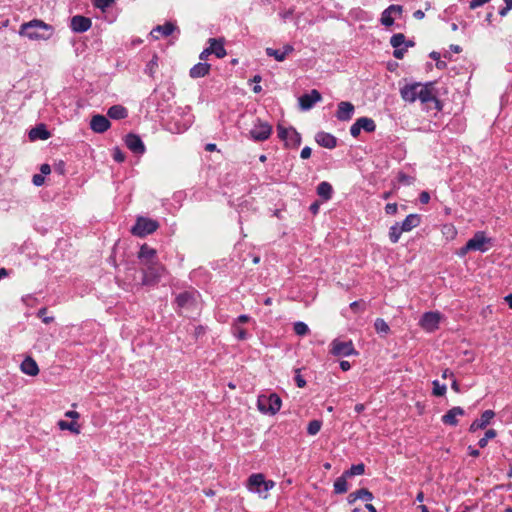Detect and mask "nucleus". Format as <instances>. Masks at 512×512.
<instances>
[{
    "label": "nucleus",
    "instance_id": "nucleus-1",
    "mask_svg": "<svg viewBox=\"0 0 512 512\" xmlns=\"http://www.w3.org/2000/svg\"><path fill=\"white\" fill-rule=\"evenodd\" d=\"M401 97L407 102H415L420 100L423 104L434 103L436 109L442 108L440 101L437 98V90L434 82L422 83H411L406 84L400 90Z\"/></svg>",
    "mask_w": 512,
    "mask_h": 512
},
{
    "label": "nucleus",
    "instance_id": "nucleus-2",
    "mask_svg": "<svg viewBox=\"0 0 512 512\" xmlns=\"http://www.w3.org/2000/svg\"><path fill=\"white\" fill-rule=\"evenodd\" d=\"M54 29L51 25L42 20L33 19L22 23L19 28V35L27 37L29 40H48L53 35Z\"/></svg>",
    "mask_w": 512,
    "mask_h": 512
},
{
    "label": "nucleus",
    "instance_id": "nucleus-3",
    "mask_svg": "<svg viewBox=\"0 0 512 512\" xmlns=\"http://www.w3.org/2000/svg\"><path fill=\"white\" fill-rule=\"evenodd\" d=\"M272 480H266L263 474H252L247 480V488L253 493L259 494L262 498H267V493L274 487Z\"/></svg>",
    "mask_w": 512,
    "mask_h": 512
},
{
    "label": "nucleus",
    "instance_id": "nucleus-4",
    "mask_svg": "<svg viewBox=\"0 0 512 512\" xmlns=\"http://www.w3.org/2000/svg\"><path fill=\"white\" fill-rule=\"evenodd\" d=\"M282 400L276 393L260 395L257 399V407L263 414L275 415L281 408Z\"/></svg>",
    "mask_w": 512,
    "mask_h": 512
},
{
    "label": "nucleus",
    "instance_id": "nucleus-5",
    "mask_svg": "<svg viewBox=\"0 0 512 512\" xmlns=\"http://www.w3.org/2000/svg\"><path fill=\"white\" fill-rule=\"evenodd\" d=\"M164 273L165 267L158 261L145 265V268L142 270L141 284L144 286L155 285L159 282Z\"/></svg>",
    "mask_w": 512,
    "mask_h": 512
},
{
    "label": "nucleus",
    "instance_id": "nucleus-6",
    "mask_svg": "<svg viewBox=\"0 0 512 512\" xmlns=\"http://www.w3.org/2000/svg\"><path fill=\"white\" fill-rule=\"evenodd\" d=\"M159 227V223L156 220L138 217L135 225L132 227L131 232L135 236L145 237L155 232Z\"/></svg>",
    "mask_w": 512,
    "mask_h": 512
},
{
    "label": "nucleus",
    "instance_id": "nucleus-7",
    "mask_svg": "<svg viewBox=\"0 0 512 512\" xmlns=\"http://www.w3.org/2000/svg\"><path fill=\"white\" fill-rule=\"evenodd\" d=\"M493 246V239L488 237L484 231H477L471 239L467 241V248L472 251L487 252Z\"/></svg>",
    "mask_w": 512,
    "mask_h": 512
},
{
    "label": "nucleus",
    "instance_id": "nucleus-8",
    "mask_svg": "<svg viewBox=\"0 0 512 512\" xmlns=\"http://www.w3.org/2000/svg\"><path fill=\"white\" fill-rule=\"evenodd\" d=\"M199 293L196 290H186L176 295V311L191 310L195 307Z\"/></svg>",
    "mask_w": 512,
    "mask_h": 512
},
{
    "label": "nucleus",
    "instance_id": "nucleus-9",
    "mask_svg": "<svg viewBox=\"0 0 512 512\" xmlns=\"http://www.w3.org/2000/svg\"><path fill=\"white\" fill-rule=\"evenodd\" d=\"M272 133V126L260 118H257L249 131L250 138L255 142L267 140Z\"/></svg>",
    "mask_w": 512,
    "mask_h": 512
},
{
    "label": "nucleus",
    "instance_id": "nucleus-10",
    "mask_svg": "<svg viewBox=\"0 0 512 512\" xmlns=\"http://www.w3.org/2000/svg\"><path fill=\"white\" fill-rule=\"evenodd\" d=\"M330 347V353L334 356L358 355V352L355 350L351 340L340 341L338 339H334L331 342Z\"/></svg>",
    "mask_w": 512,
    "mask_h": 512
},
{
    "label": "nucleus",
    "instance_id": "nucleus-11",
    "mask_svg": "<svg viewBox=\"0 0 512 512\" xmlns=\"http://www.w3.org/2000/svg\"><path fill=\"white\" fill-rule=\"evenodd\" d=\"M321 100V93L316 89L311 90L309 93L303 94L298 99L299 106L303 111L310 110L317 102H320Z\"/></svg>",
    "mask_w": 512,
    "mask_h": 512
},
{
    "label": "nucleus",
    "instance_id": "nucleus-12",
    "mask_svg": "<svg viewBox=\"0 0 512 512\" xmlns=\"http://www.w3.org/2000/svg\"><path fill=\"white\" fill-rule=\"evenodd\" d=\"M125 145L130 151H132L135 154L142 155L146 151L142 139L134 133H129L128 135H126Z\"/></svg>",
    "mask_w": 512,
    "mask_h": 512
},
{
    "label": "nucleus",
    "instance_id": "nucleus-13",
    "mask_svg": "<svg viewBox=\"0 0 512 512\" xmlns=\"http://www.w3.org/2000/svg\"><path fill=\"white\" fill-rule=\"evenodd\" d=\"M92 21L90 18L76 15L71 18L70 27L73 32L83 33L88 31L91 28Z\"/></svg>",
    "mask_w": 512,
    "mask_h": 512
},
{
    "label": "nucleus",
    "instance_id": "nucleus-14",
    "mask_svg": "<svg viewBox=\"0 0 512 512\" xmlns=\"http://www.w3.org/2000/svg\"><path fill=\"white\" fill-rule=\"evenodd\" d=\"M354 111L355 107L351 102L341 101L338 103L335 116L339 121H349L352 119Z\"/></svg>",
    "mask_w": 512,
    "mask_h": 512
},
{
    "label": "nucleus",
    "instance_id": "nucleus-15",
    "mask_svg": "<svg viewBox=\"0 0 512 512\" xmlns=\"http://www.w3.org/2000/svg\"><path fill=\"white\" fill-rule=\"evenodd\" d=\"M439 321H440L439 313L426 312L422 316V318L420 320V324L425 330L431 332V331H434L438 327Z\"/></svg>",
    "mask_w": 512,
    "mask_h": 512
},
{
    "label": "nucleus",
    "instance_id": "nucleus-16",
    "mask_svg": "<svg viewBox=\"0 0 512 512\" xmlns=\"http://www.w3.org/2000/svg\"><path fill=\"white\" fill-rule=\"evenodd\" d=\"M110 125L108 118L100 114L94 115L90 121V128L96 133H104Z\"/></svg>",
    "mask_w": 512,
    "mask_h": 512
},
{
    "label": "nucleus",
    "instance_id": "nucleus-17",
    "mask_svg": "<svg viewBox=\"0 0 512 512\" xmlns=\"http://www.w3.org/2000/svg\"><path fill=\"white\" fill-rule=\"evenodd\" d=\"M495 416L494 411L485 410L479 419H476L470 425L469 431L475 432L478 429H484Z\"/></svg>",
    "mask_w": 512,
    "mask_h": 512
},
{
    "label": "nucleus",
    "instance_id": "nucleus-18",
    "mask_svg": "<svg viewBox=\"0 0 512 512\" xmlns=\"http://www.w3.org/2000/svg\"><path fill=\"white\" fill-rule=\"evenodd\" d=\"M315 141L322 147L333 149L337 146V138L327 132H318L315 136Z\"/></svg>",
    "mask_w": 512,
    "mask_h": 512
},
{
    "label": "nucleus",
    "instance_id": "nucleus-19",
    "mask_svg": "<svg viewBox=\"0 0 512 512\" xmlns=\"http://www.w3.org/2000/svg\"><path fill=\"white\" fill-rule=\"evenodd\" d=\"M138 258L140 259L144 266L151 264L153 262H157L156 250L149 247L147 244H144L141 246L139 250Z\"/></svg>",
    "mask_w": 512,
    "mask_h": 512
},
{
    "label": "nucleus",
    "instance_id": "nucleus-20",
    "mask_svg": "<svg viewBox=\"0 0 512 512\" xmlns=\"http://www.w3.org/2000/svg\"><path fill=\"white\" fill-rule=\"evenodd\" d=\"M211 65L206 62L195 64L189 71V76L193 79L202 78L209 74Z\"/></svg>",
    "mask_w": 512,
    "mask_h": 512
},
{
    "label": "nucleus",
    "instance_id": "nucleus-21",
    "mask_svg": "<svg viewBox=\"0 0 512 512\" xmlns=\"http://www.w3.org/2000/svg\"><path fill=\"white\" fill-rule=\"evenodd\" d=\"M208 43L211 54H214L217 58H224L226 56V50L222 39L209 38Z\"/></svg>",
    "mask_w": 512,
    "mask_h": 512
},
{
    "label": "nucleus",
    "instance_id": "nucleus-22",
    "mask_svg": "<svg viewBox=\"0 0 512 512\" xmlns=\"http://www.w3.org/2000/svg\"><path fill=\"white\" fill-rule=\"evenodd\" d=\"M177 29V27L172 23V22H166L165 24L163 25H158L156 26L152 31H151V35L155 38V39H158L159 36L157 34H161L162 36H170L175 30Z\"/></svg>",
    "mask_w": 512,
    "mask_h": 512
},
{
    "label": "nucleus",
    "instance_id": "nucleus-23",
    "mask_svg": "<svg viewBox=\"0 0 512 512\" xmlns=\"http://www.w3.org/2000/svg\"><path fill=\"white\" fill-rule=\"evenodd\" d=\"M51 133L47 130L44 124L37 125L29 131L30 140H47Z\"/></svg>",
    "mask_w": 512,
    "mask_h": 512
},
{
    "label": "nucleus",
    "instance_id": "nucleus-24",
    "mask_svg": "<svg viewBox=\"0 0 512 512\" xmlns=\"http://www.w3.org/2000/svg\"><path fill=\"white\" fill-rule=\"evenodd\" d=\"M421 223V217L418 214H409L401 223V229L404 232H409L413 228L419 226Z\"/></svg>",
    "mask_w": 512,
    "mask_h": 512
},
{
    "label": "nucleus",
    "instance_id": "nucleus-25",
    "mask_svg": "<svg viewBox=\"0 0 512 512\" xmlns=\"http://www.w3.org/2000/svg\"><path fill=\"white\" fill-rule=\"evenodd\" d=\"M21 371L29 376H36L39 373L37 363L30 357H27L21 363Z\"/></svg>",
    "mask_w": 512,
    "mask_h": 512
},
{
    "label": "nucleus",
    "instance_id": "nucleus-26",
    "mask_svg": "<svg viewBox=\"0 0 512 512\" xmlns=\"http://www.w3.org/2000/svg\"><path fill=\"white\" fill-rule=\"evenodd\" d=\"M107 115L111 119L121 120L128 116V111L122 105H113L108 109Z\"/></svg>",
    "mask_w": 512,
    "mask_h": 512
},
{
    "label": "nucleus",
    "instance_id": "nucleus-27",
    "mask_svg": "<svg viewBox=\"0 0 512 512\" xmlns=\"http://www.w3.org/2000/svg\"><path fill=\"white\" fill-rule=\"evenodd\" d=\"M317 194L324 201H328L332 198L333 187L329 182L323 181L317 186Z\"/></svg>",
    "mask_w": 512,
    "mask_h": 512
},
{
    "label": "nucleus",
    "instance_id": "nucleus-28",
    "mask_svg": "<svg viewBox=\"0 0 512 512\" xmlns=\"http://www.w3.org/2000/svg\"><path fill=\"white\" fill-rule=\"evenodd\" d=\"M361 130H364L367 133L374 132L376 129V123L372 118L369 117H360L356 120Z\"/></svg>",
    "mask_w": 512,
    "mask_h": 512
},
{
    "label": "nucleus",
    "instance_id": "nucleus-29",
    "mask_svg": "<svg viewBox=\"0 0 512 512\" xmlns=\"http://www.w3.org/2000/svg\"><path fill=\"white\" fill-rule=\"evenodd\" d=\"M285 144L293 148H296L301 144V135L296 131L295 128L290 127V134L288 135Z\"/></svg>",
    "mask_w": 512,
    "mask_h": 512
},
{
    "label": "nucleus",
    "instance_id": "nucleus-30",
    "mask_svg": "<svg viewBox=\"0 0 512 512\" xmlns=\"http://www.w3.org/2000/svg\"><path fill=\"white\" fill-rule=\"evenodd\" d=\"M346 478L347 477L343 474L334 481V492L336 494H343L347 492L348 484Z\"/></svg>",
    "mask_w": 512,
    "mask_h": 512
},
{
    "label": "nucleus",
    "instance_id": "nucleus-31",
    "mask_svg": "<svg viewBox=\"0 0 512 512\" xmlns=\"http://www.w3.org/2000/svg\"><path fill=\"white\" fill-rule=\"evenodd\" d=\"M404 230L401 229L400 223H395L389 229V239L392 243H397Z\"/></svg>",
    "mask_w": 512,
    "mask_h": 512
},
{
    "label": "nucleus",
    "instance_id": "nucleus-32",
    "mask_svg": "<svg viewBox=\"0 0 512 512\" xmlns=\"http://www.w3.org/2000/svg\"><path fill=\"white\" fill-rule=\"evenodd\" d=\"M58 426H59V428L61 430H69V431H71L74 434H79L80 433V427L74 421L68 422V421H65V420H60L58 422Z\"/></svg>",
    "mask_w": 512,
    "mask_h": 512
},
{
    "label": "nucleus",
    "instance_id": "nucleus-33",
    "mask_svg": "<svg viewBox=\"0 0 512 512\" xmlns=\"http://www.w3.org/2000/svg\"><path fill=\"white\" fill-rule=\"evenodd\" d=\"M232 334L238 339V340H246L250 336L249 333L242 328L238 324H232L231 327Z\"/></svg>",
    "mask_w": 512,
    "mask_h": 512
},
{
    "label": "nucleus",
    "instance_id": "nucleus-34",
    "mask_svg": "<svg viewBox=\"0 0 512 512\" xmlns=\"http://www.w3.org/2000/svg\"><path fill=\"white\" fill-rule=\"evenodd\" d=\"M365 472V465L363 463L355 464L350 467V469L346 470L343 474L346 477H352L355 475H362Z\"/></svg>",
    "mask_w": 512,
    "mask_h": 512
},
{
    "label": "nucleus",
    "instance_id": "nucleus-35",
    "mask_svg": "<svg viewBox=\"0 0 512 512\" xmlns=\"http://www.w3.org/2000/svg\"><path fill=\"white\" fill-rule=\"evenodd\" d=\"M394 21H395V17L393 16V14L391 12H389V8H386L381 14V18H380L381 24L386 27H389L394 24Z\"/></svg>",
    "mask_w": 512,
    "mask_h": 512
},
{
    "label": "nucleus",
    "instance_id": "nucleus-36",
    "mask_svg": "<svg viewBox=\"0 0 512 512\" xmlns=\"http://www.w3.org/2000/svg\"><path fill=\"white\" fill-rule=\"evenodd\" d=\"M374 328L379 334H387L390 331L389 325L382 318H377L374 322Z\"/></svg>",
    "mask_w": 512,
    "mask_h": 512
},
{
    "label": "nucleus",
    "instance_id": "nucleus-37",
    "mask_svg": "<svg viewBox=\"0 0 512 512\" xmlns=\"http://www.w3.org/2000/svg\"><path fill=\"white\" fill-rule=\"evenodd\" d=\"M265 52L269 57H274L275 60L279 62H282L286 59L285 52H282V50L266 48Z\"/></svg>",
    "mask_w": 512,
    "mask_h": 512
},
{
    "label": "nucleus",
    "instance_id": "nucleus-38",
    "mask_svg": "<svg viewBox=\"0 0 512 512\" xmlns=\"http://www.w3.org/2000/svg\"><path fill=\"white\" fill-rule=\"evenodd\" d=\"M496 435H497V433H496V431H495L494 429H489V430H487V431L485 432L484 437H482V438H481V439H479V441H478V445H479V447H480V448H484V447H486V446H487V444H488V441H489L490 439L495 438V437H496Z\"/></svg>",
    "mask_w": 512,
    "mask_h": 512
},
{
    "label": "nucleus",
    "instance_id": "nucleus-39",
    "mask_svg": "<svg viewBox=\"0 0 512 512\" xmlns=\"http://www.w3.org/2000/svg\"><path fill=\"white\" fill-rule=\"evenodd\" d=\"M157 67H158V57H157V55H154L153 58L147 63L144 71L146 74H148L149 76L152 77L154 75Z\"/></svg>",
    "mask_w": 512,
    "mask_h": 512
},
{
    "label": "nucleus",
    "instance_id": "nucleus-40",
    "mask_svg": "<svg viewBox=\"0 0 512 512\" xmlns=\"http://www.w3.org/2000/svg\"><path fill=\"white\" fill-rule=\"evenodd\" d=\"M322 427V422L320 420H312L309 422L307 426V433L309 435H316Z\"/></svg>",
    "mask_w": 512,
    "mask_h": 512
},
{
    "label": "nucleus",
    "instance_id": "nucleus-41",
    "mask_svg": "<svg viewBox=\"0 0 512 512\" xmlns=\"http://www.w3.org/2000/svg\"><path fill=\"white\" fill-rule=\"evenodd\" d=\"M355 495L358 497V500L360 499L366 502L371 501L374 498L373 494L366 488H361L355 491Z\"/></svg>",
    "mask_w": 512,
    "mask_h": 512
},
{
    "label": "nucleus",
    "instance_id": "nucleus-42",
    "mask_svg": "<svg viewBox=\"0 0 512 512\" xmlns=\"http://www.w3.org/2000/svg\"><path fill=\"white\" fill-rule=\"evenodd\" d=\"M294 332L296 335L304 336L309 332V327L306 323L298 321L294 323Z\"/></svg>",
    "mask_w": 512,
    "mask_h": 512
},
{
    "label": "nucleus",
    "instance_id": "nucleus-43",
    "mask_svg": "<svg viewBox=\"0 0 512 512\" xmlns=\"http://www.w3.org/2000/svg\"><path fill=\"white\" fill-rule=\"evenodd\" d=\"M404 42H405V35L402 33L394 34L390 38V44L393 48L401 47L402 45H404Z\"/></svg>",
    "mask_w": 512,
    "mask_h": 512
},
{
    "label": "nucleus",
    "instance_id": "nucleus-44",
    "mask_svg": "<svg viewBox=\"0 0 512 512\" xmlns=\"http://www.w3.org/2000/svg\"><path fill=\"white\" fill-rule=\"evenodd\" d=\"M464 414V410L457 406V407H453L450 409V426L451 425H456L457 424V420H456V416H459V415H463Z\"/></svg>",
    "mask_w": 512,
    "mask_h": 512
},
{
    "label": "nucleus",
    "instance_id": "nucleus-45",
    "mask_svg": "<svg viewBox=\"0 0 512 512\" xmlns=\"http://www.w3.org/2000/svg\"><path fill=\"white\" fill-rule=\"evenodd\" d=\"M433 394L435 396H443L446 392V385L440 384L438 380L433 381Z\"/></svg>",
    "mask_w": 512,
    "mask_h": 512
},
{
    "label": "nucleus",
    "instance_id": "nucleus-46",
    "mask_svg": "<svg viewBox=\"0 0 512 512\" xmlns=\"http://www.w3.org/2000/svg\"><path fill=\"white\" fill-rule=\"evenodd\" d=\"M277 131H278V137L281 140L286 141L287 138H288V135L290 134V127L289 128H285L282 125H278L277 126Z\"/></svg>",
    "mask_w": 512,
    "mask_h": 512
},
{
    "label": "nucleus",
    "instance_id": "nucleus-47",
    "mask_svg": "<svg viewBox=\"0 0 512 512\" xmlns=\"http://www.w3.org/2000/svg\"><path fill=\"white\" fill-rule=\"evenodd\" d=\"M295 383L297 387L303 388L306 385V380L304 377L300 374V369L295 370V377H294Z\"/></svg>",
    "mask_w": 512,
    "mask_h": 512
},
{
    "label": "nucleus",
    "instance_id": "nucleus-48",
    "mask_svg": "<svg viewBox=\"0 0 512 512\" xmlns=\"http://www.w3.org/2000/svg\"><path fill=\"white\" fill-rule=\"evenodd\" d=\"M115 0H93L95 7L105 9L110 6Z\"/></svg>",
    "mask_w": 512,
    "mask_h": 512
},
{
    "label": "nucleus",
    "instance_id": "nucleus-49",
    "mask_svg": "<svg viewBox=\"0 0 512 512\" xmlns=\"http://www.w3.org/2000/svg\"><path fill=\"white\" fill-rule=\"evenodd\" d=\"M46 311H47L46 308L39 309V311L37 313V316L39 318H41L44 323L49 324V323H51L54 320V318L53 317H46V315H45Z\"/></svg>",
    "mask_w": 512,
    "mask_h": 512
},
{
    "label": "nucleus",
    "instance_id": "nucleus-50",
    "mask_svg": "<svg viewBox=\"0 0 512 512\" xmlns=\"http://www.w3.org/2000/svg\"><path fill=\"white\" fill-rule=\"evenodd\" d=\"M113 159L116 162L121 163L125 160V154L119 148H115L113 152Z\"/></svg>",
    "mask_w": 512,
    "mask_h": 512
},
{
    "label": "nucleus",
    "instance_id": "nucleus-51",
    "mask_svg": "<svg viewBox=\"0 0 512 512\" xmlns=\"http://www.w3.org/2000/svg\"><path fill=\"white\" fill-rule=\"evenodd\" d=\"M398 211V205L396 203H388L385 206V212L388 215H395Z\"/></svg>",
    "mask_w": 512,
    "mask_h": 512
},
{
    "label": "nucleus",
    "instance_id": "nucleus-52",
    "mask_svg": "<svg viewBox=\"0 0 512 512\" xmlns=\"http://www.w3.org/2000/svg\"><path fill=\"white\" fill-rule=\"evenodd\" d=\"M388 8H389V12H391L394 17L401 16V14L403 12V8L401 5L393 4V5H390Z\"/></svg>",
    "mask_w": 512,
    "mask_h": 512
},
{
    "label": "nucleus",
    "instance_id": "nucleus-53",
    "mask_svg": "<svg viewBox=\"0 0 512 512\" xmlns=\"http://www.w3.org/2000/svg\"><path fill=\"white\" fill-rule=\"evenodd\" d=\"M491 0H472L470 1L469 3V8L470 9H476L478 7H481L483 6L484 4L490 2Z\"/></svg>",
    "mask_w": 512,
    "mask_h": 512
},
{
    "label": "nucleus",
    "instance_id": "nucleus-54",
    "mask_svg": "<svg viewBox=\"0 0 512 512\" xmlns=\"http://www.w3.org/2000/svg\"><path fill=\"white\" fill-rule=\"evenodd\" d=\"M406 48L404 47H397V48H394V51H393V56L396 58V59H402L406 53Z\"/></svg>",
    "mask_w": 512,
    "mask_h": 512
},
{
    "label": "nucleus",
    "instance_id": "nucleus-55",
    "mask_svg": "<svg viewBox=\"0 0 512 512\" xmlns=\"http://www.w3.org/2000/svg\"><path fill=\"white\" fill-rule=\"evenodd\" d=\"M361 133V129L357 122L355 121L353 125L350 127V134L352 137L357 138Z\"/></svg>",
    "mask_w": 512,
    "mask_h": 512
},
{
    "label": "nucleus",
    "instance_id": "nucleus-56",
    "mask_svg": "<svg viewBox=\"0 0 512 512\" xmlns=\"http://www.w3.org/2000/svg\"><path fill=\"white\" fill-rule=\"evenodd\" d=\"M45 178L42 174H35L32 178V182L35 186H41L44 184Z\"/></svg>",
    "mask_w": 512,
    "mask_h": 512
},
{
    "label": "nucleus",
    "instance_id": "nucleus-57",
    "mask_svg": "<svg viewBox=\"0 0 512 512\" xmlns=\"http://www.w3.org/2000/svg\"><path fill=\"white\" fill-rule=\"evenodd\" d=\"M251 320V317L246 315V314H242L240 316L237 317V319L234 321L233 324H238V325H242L244 323H247Z\"/></svg>",
    "mask_w": 512,
    "mask_h": 512
},
{
    "label": "nucleus",
    "instance_id": "nucleus-58",
    "mask_svg": "<svg viewBox=\"0 0 512 512\" xmlns=\"http://www.w3.org/2000/svg\"><path fill=\"white\" fill-rule=\"evenodd\" d=\"M398 180L406 185H410L412 183V178L404 173L399 174Z\"/></svg>",
    "mask_w": 512,
    "mask_h": 512
},
{
    "label": "nucleus",
    "instance_id": "nucleus-59",
    "mask_svg": "<svg viewBox=\"0 0 512 512\" xmlns=\"http://www.w3.org/2000/svg\"><path fill=\"white\" fill-rule=\"evenodd\" d=\"M419 201L421 204H427L430 201V194L427 191H422L419 195Z\"/></svg>",
    "mask_w": 512,
    "mask_h": 512
},
{
    "label": "nucleus",
    "instance_id": "nucleus-60",
    "mask_svg": "<svg viewBox=\"0 0 512 512\" xmlns=\"http://www.w3.org/2000/svg\"><path fill=\"white\" fill-rule=\"evenodd\" d=\"M311 153H312V150L309 146H305L302 150H301V158L302 159H308L310 156H311Z\"/></svg>",
    "mask_w": 512,
    "mask_h": 512
},
{
    "label": "nucleus",
    "instance_id": "nucleus-61",
    "mask_svg": "<svg viewBox=\"0 0 512 512\" xmlns=\"http://www.w3.org/2000/svg\"><path fill=\"white\" fill-rule=\"evenodd\" d=\"M469 251H472L471 248H467V243L456 251V254L460 257L465 256Z\"/></svg>",
    "mask_w": 512,
    "mask_h": 512
},
{
    "label": "nucleus",
    "instance_id": "nucleus-62",
    "mask_svg": "<svg viewBox=\"0 0 512 512\" xmlns=\"http://www.w3.org/2000/svg\"><path fill=\"white\" fill-rule=\"evenodd\" d=\"M40 172H41V174H42V175H48V174H50V172H51V167H50V165H49V164H46V163H45V164H42V165L40 166Z\"/></svg>",
    "mask_w": 512,
    "mask_h": 512
},
{
    "label": "nucleus",
    "instance_id": "nucleus-63",
    "mask_svg": "<svg viewBox=\"0 0 512 512\" xmlns=\"http://www.w3.org/2000/svg\"><path fill=\"white\" fill-rule=\"evenodd\" d=\"M209 55H211V50L207 47L200 53L199 58L203 61L206 60Z\"/></svg>",
    "mask_w": 512,
    "mask_h": 512
},
{
    "label": "nucleus",
    "instance_id": "nucleus-64",
    "mask_svg": "<svg viewBox=\"0 0 512 512\" xmlns=\"http://www.w3.org/2000/svg\"><path fill=\"white\" fill-rule=\"evenodd\" d=\"M320 208V203L318 201L313 202L309 209L313 214H317Z\"/></svg>",
    "mask_w": 512,
    "mask_h": 512
}]
</instances>
